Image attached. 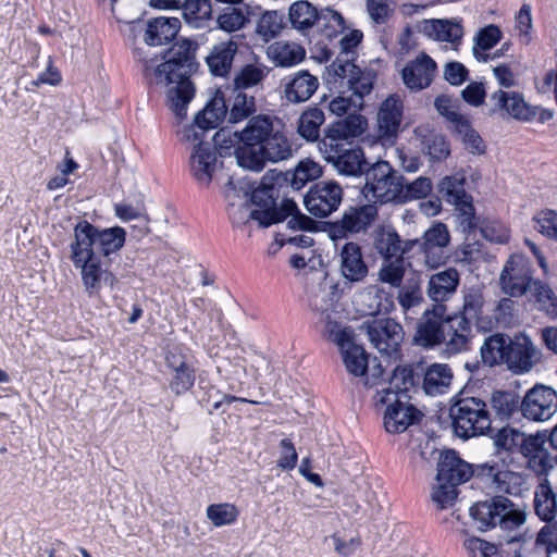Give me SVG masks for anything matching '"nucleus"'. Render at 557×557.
Segmentation results:
<instances>
[{
	"mask_svg": "<svg viewBox=\"0 0 557 557\" xmlns=\"http://www.w3.org/2000/svg\"><path fill=\"white\" fill-rule=\"evenodd\" d=\"M126 231L121 226L101 228L87 220H79L73 228L70 260L81 271L82 283L89 297L98 296L102 282L111 286L115 276L103 268L102 258L110 259L125 245Z\"/></svg>",
	"mask_w": 557,
	"mask_h": 557,
	"instance_id": "obj_1",
	"label": "nucleus"
},
{
	"mask_svg": "<svg viewBox=\"0 0 557 557\" xmlns=\"http://www.w3.org/2000/svg\"><path fill=\"white\" fill-rule=\"evenodd\" d=\"M196 49V44L189 39L176 41L164 51V62L153 70L157 84H175L169 89L168 98L170 109L178 121L186 117L188 103L195 97L196 89L190 76L199 66L195 55Z\"/></svg>",
	"mask_w": 557,
	"mask_h": 557,
	"instance_id": "obj_2",
	"label": "nucleus"
},
{
	"mask_svg": "<svg viewBox=\"0 0 557 557\" xmlns=\"http://www.w3.org/2000/svg\"><path fill=\"white\" fill-rule=\"evenodd\" d=\"M244 146L238 149V165L260 172L267 162L287 160L293 156L292 144L283 131L275 128L274 120L267 114L249 119L242 131Z\"/></svg>",
	"mask_w": 557,
	"mask_h": 557,
	"instance_id": "obj_3",
	"label": "nucleus"
},
{
	"mask_svg": "<svg viewBox=\"0 0 557 557\" xmlns=\"http://www.w3.org/2000/svg\"><path fill=\"white\" fill-rule=\"evenodd\" d=\"M449 418L454 433L469 440L492 432V419L486 401L461 391L451 398Z\"/></svg>",
	"mask_w": 557,
	"mask_h": 557,
	"instance_id": "obj_4",
	"label": "nucleus"
},
{
	"mask_svg": "<svg viewBox=\"0 0 557 557\" xmlns=\"http://www.w3.org/2000/svg\"><path fill=\"white\" fill-rule=\"evenodd\" d=\"M470 517L479 531H487L497 524L506 532H517L525 521V512L503 495H494L478 502L470 508Z\"/></svg>",
	"mask_w": 557,
	"mask_h": 557,
	"instance_id": "obj_5",
	"label": "nucleus"
},
{
	"mask_svg": "<svg viewBox=\"0 0 557 557\" xmlns=\"http://www.w3.org/2000/svg\"><path fill=\"white\" fill-rule=\"evenodd\" d=\"M528 480V473L511 470L504 457L476 465V481L496 495L522 496L529 491Z\"/></svg>",
	"mask_w": 557,
	"mask_h": 557,
	"instance_id": "obj_6",
	"label": "nucleus"
},
{
	"mask_svg": "<svg viewBox=\"0 0 557 557\" xmlns=\"http://www.w3.org/2000/svg\"><path fill=\"white\" fill-rule=\"evenodd\" d=\"M326 84L335 87L347 86L361 107L363 98L371 94L377 78V73L371 67H361L352 59L336 57L326 67Z\"/></svg>",
	"mask_w": 557,
	"mask_h": 557,
	"instance_id": "obj_7",
	"label": "nucleus"
},
{
	"mask_svg": "<svg viewBox=\"0 0 557 557\" xmlns=\"http://www.w3.org/2000/svg\"><path fill=\"white\" fill-rule=\"evenodd\" d=\"M403 175L387 161H376L366 170L361 194L372 203H397Z\"/></svg>",
	"mask_w": 557,
	"mask_h": 557,
	"instance_id": "obj_8",
	"label": "nucleus"
},
{
	"mask_svg": "<svg viewBox=\"0 0 557 557\" xmlns=\"http://www.w3.org/2000/svg\"><path fill=\"white\" fill-rule=\"evenodd\" d=\"M484 297L480 289L471 288L463 295L462 310L446 315L447 331L451 335L449 349L458 352L467 348L472 337V322L483 312Z\"/></svg>",
	"mask_w": 557,
	"mask_h": 557,
	"instance_id": "obj_9",
	"label": "nucleus"
},
{
	"mask_svg": "<svg viewBox=\"0 0 557 557\" xmlns=\"http://www.w3.org/2000/svg\"><path fill=\"white\" fill-rule=\"evenodd\" d=\"M379 215V209L374 203L349 206L343 212L339 220L323 223L329 237L336 242L350 235L366 233Z\"/></svg>",
	"mask_w": 557,
	"mask_h": 557,
	"instance_id": "obj_10",
	"label": "nucleus"
},
{
	"mask_svg": "<svg viewBox=\"0 0 557 557\" xmlns=\"http://www.w3.org/2000/svg\"><path fill=\"white\" fill-rule=\"evenodd\" d=\"M342 186L333 181H319L311 185L304 196L306 210L315 218H327L343 201Z\"/></svg>",
	"mask_w": 557,
	"mask_h": 557,
	"instance_id": "obj_11",
	"label": "nucleus"
},
{
	"mask_svg": "<svg viewBox=\"0 0 557 557\" xmlns=\"http://www.w3.org/2000/svg\"><path fill=\"white\" fill-rule=\"evenodd\" d=\"M228 103L223 91L218 89L213 98L199 111L191 125L185 126L182 132L183 140H198L207 131L216 128L221 122L228 117Z\"/></svg>",
	"mask_w": 557,
	"mask_h": 557,
	"instance_id": "obj_12",
	"label": "nucleus"
},
{
	"mask_svg": "<svg viewBox=\"0 0 557 557\" xmlns=\"http://www.w3.org/2000/svg\"><path fill=\"white\" fill-rule=\"evenodd\" d=\"M228 103L223 91L218 89L213 98L199 111L191 125L185 126L182 132L183 140H198L207 131L216 128L221 122L228 117Z\"/></svg>",
	"mask_w": 557,
	"mask_h": 557,
	"instance_id": "obj_13",
	"label": "nucleus"
},
{
	"mask_svg": "<svg viewBox=\"0 0 557 557\" xmlns=\"http://www.w3.org/2000/svg\"><path fill=\"white\" fill-rule=\"evenodd\" d=\"M370 342L383 355L392 358L399 352L400 343L404 339L403 326L391 318L373 319L366 321Z\"/></svg>",
	"mask_w": 557,
	"mask_h": 557,
	"instance_id": "obj_14",
	"label": "nucleus"
},
{
	"mask_svg": "<svg viewBox=\"0 0 557 557\" xmlns=\"http://www.w3.org/2000/svg\"><path fill=\"white\" fill-rule=\"evenodd\" d=\"M534 281L531 267L522 255H511L499 276L503 292L510 297L525 295L532 288Z\"/></svg>",
	"mask_w": 557,
	"mask_h": 557,
	"instance_id": "obj_15",
	"label": "nucleus"
},
{
	"mask_svg": "<svg viewBox=\"0 0 557 557\" xmlns=\"http://www.w3.org/2000/svg\"><path fill=\"white\" fill-rule=\"evenodd\" d=\"M446 306L444 304H434L432 309L423 313V320L418 324L414 341L423 347H434L442 342H447L451 335L447 331Z\"/></svg>",
	"mask_w": 557,
	"mask_h": 557,
	"instance_id": "obj_16",
	"label": "nucleus"
},
{
	"mask_svg": "<svg viewBox=\"0 0 557 557\" xmlns=\"http://www.w3.org/2000/svg\"><path fill=\"white\" fill-rule=\"evenodd\" d=\"M438 194L448 202L461 212L463 222H467L468 227L474 226L475 209L473 199L470 194L466 191V176L463 174H455L444 176L437 185Z\"/></svg>",
	"mask_w": 557,
	"mask_h": 557,
	"instance_id": "obj_17",
	"label": "nucleus"
},
{
	"mask_svg": "<svg viewBox=\"0 0 557 557\" xmlns=\"http://www.w3.org/2000/svg\"><path fill=\"white\" fill-rule=\"evenodd\" d=\"M412 244H419L420 251L424 255L425 263L432 269L445 264L448 256L444 252L450 243V235L445 223L435 222L424 233L422 238L412 239Z\"/></svg>",
	"mask_w": 557,
	"mask_h": 557,
	"instance_id": "obj_18",
	"label": "nucleus"
},
{
	"mask_svg": "<svg viewBox=\"0 0 557 557\" xmlns=\"http://www.w3.org/2000/svg\"><path fill=\"white\" fill-rule=\"evenodd\" d=\"M557 410V393L549 386L535 385L521 400V413L532 421H546Z\"/></svg>",
	"mask_w": 557,
	"mask_h": 557,
	"instance_id": "obj_19",
	"label": "nucleus"
},
{
	"mask_svg": "<svg viewBox=\"0 0 557 557\" xmlns=\"http://www.w3.org/2000/svg\"><path fill=\"white\" fill-rule=\"evenodd\" d=\"M288 17L293 27L304 34L321 20L344 26V17L341 13L332 9H325L319 13L317 8L306 0L294 2L289 8Z\"/></svg>",
	"mask_w": 557,
	"mask_h": 557,
	"instance_id": "obj_20",
	"label": "nucleus"
},
{
	"mask_svg": "<svg viewBox=\"0 0 557 557\" xmlns=\"http://www.w3.org/2000/svg\"><path fill=\"white\" fill-rule=\"evenodd\" d=\"M281 196L283 197L281 206L277 207L275 203L270 210H251L247 214L248 205L239 207L236 211L239 215L237 223H247L249 220H253L258 222L260 227H269L285 221L288 216L293 218L294 214L300 211L295 200L287 197V193ZM232 221L236 223L235 218H232Z\"/></svg>",
	"mask_w": 557,
	"mask_h": 557,
	"instance_id": "obj_21",
	"label": "nucleus"
},
{
	"mask_svg": "<svg viewBox=\"0 0 557 557\" xmlns=\"http://www.w3.org/2000/svg\"><path fill=\"white\" fill-rule=\"evenodd\" d=\"M325 160L334 165L339 174L347 176L366 175V170L371 165L366 159L364 151L361 147L346 146L337 149L324 148Z\"/></svg>",
	"mask_w": 557,
	"mask_h": 557,
	"instance_id": "obj_22",
	"label": "nucleus"
},
{
	"mask_svg": "<svg viewBox=\"0 0 557 557\" xmlns=\"http://www.w3.org/2000/svg\"><path fill=\"white\" fill-rule=\"evenodd\" d=\"M470 478L476 480V465L472 466L462 460L454 449H447L441 454L437 463V482L460 485Z\"/></svg>",
	"mask_w": 557,
	"mask_h": 557,
	"instance_id": "obj_23",
	"label": "nucleus"
},
{
	"mask_svg": "<svg viewBox=\"0 0 557 557\" xmlns=\"http://www.w3.org/2000/svg\"><path fill=\"white\" fill-rule=\"evenodd\" d=\"M384 426L388 433H403L410 425L420 422L422 413L412 404L404 401L403 398H391L385 404Z\"/></svg>",
	"mask_w": 557,
	"mask_h": 557,
	"instance_id": "obj_24",
	"label": "nucleus"
},
{
	"mask_svg": "<svg viewBox=\"0 0 557 557\" xmlns=\"http://www.w3.org/2000/svg\"><path fill=\"white\" fill-rule=\"evenodd\" d=\"M273 171L276 185L281 187L283 195L288 193V189L300 190L307 183L318 180L323 174L322 166L309 159L300 161L293 171Z\"/></svg>",
	"mask_w": 557,
	"mask_h": 557,
	"instance_id": "obj_25",
	"label": "nucleus"
},
{
	"mask_svg": "<svg viewBox=\"0 0 557 557\" xmlns=\"http://www.w3.org/2000/svg\"><path fill=\"white\" fill-rule=\"evenodd\" d=\"M245 62L235 72L233 84L234 88L246 90L261 86L268 77L271 69L265 65L258 54L249 47H245Z\"/></svg>",
	"mask_w": 557,
	"mask_h": 557,
	"instance_id": "obj_26",
	"label": "nucleus"
},
{
	"mask_svg": "<svg viewBox=\"0 0 557 557\" xmlns=\"http://www.w3.org/2000/svg\"><path fill=\"white\" fill-rule=\"evenodd\" d=\"M421 373L416 372L412 366H398L389 379V386L377 391V404H387L391 398H409L407 393L419 385Z\"/></svg>",
	"mask_w": 557,
	"mask_h": 557,
	"instance_id": "obj_27",
	"label": "nucleus"
},
{
	"mask_svg": "<svg viewBox=\"0 0 557 557\" xmlns=\"http://www.w3.org/2000/svg\"><path fill=\"white\" fill-rule=\"evenodd\" d=\"M165 363L171 371L170 389L176 396L187 393L196 381L195 368L187 362V357L180 351H169Z\"/></svg>",
	"mask_w": 557,
	"mask_h": 557,
	"instance_id": "obj_28",
	"label": "nucleus"
},
{
	"mask_svg": "<svg viewBox=\"0 0 557 557\" xmlns=\"http://www.w3.org/2000/svg\"><path fill=\"white\" fill-rule=\"evenodd\" d=\"M202 138L203 136H200L196 140L197 144L190 154V172L200 185L209 186L216 165V150Z\"/></svg>",
	"mask_w": 557,
	"mask_h": 557,
	"instance_id": "obj_29",
	"label": "nucleus"
},
{
	"mask_svg": "<svg viewBox=\"0 0 557 557\" xmlns=\"http://www.w3.org/2000/svg\"><path fill=\"white\" fill-rule=\"evenodd\" d=\"M436 67L435 61L430 55L421 53L403 69L401 78L404 84L410 90L428 88L433 82Z\"/></svg>",
	"mask_w": 557,
	"mask_h": 557,
	"instance_id": "obj_30",
	"label": "nucleus"
},
{
	"mask_svg": "<svg viewBox=\"0 0 557 557\" xmlns=\"http://www.w3.org/2000/svg\"><path fill=\"white\" fill-rule=\"evenodd\" d=\"M505 364L516 374L529 372L533 367L534 347L529 337L508 336Z\"/></svg>",
	"mask_w": 557,
	"mask_h": 557,
	"instance_id": "obj_31",
	"label": "nucleus"
},
{
	"mask_svg": "<svg viewBox=\"0 0 557 557\" xmlns=\"http://www.w3.org/2000/svg\"><path fill=\"white\" fill-rule=\"evenodd\" d=\"M243 54L238 42L231 38L227 41L215 44L210 53L206 57V63L213 76L226 77L231 70L236 54Z\"/></svg>",
	"mask_w": 557,
	"mask_h": 557,
	"instance_id": "obj_32",
	"label": "nucleus"
},
{
	"mask_svg": "<svg viewBox=\"0 0 557 557\" xmlns=\"http://www.w3.org/2000/svg\"><path fill=\"white\" fill-rule=\"evenodd\" d=\"M337 344L347 372L354 376L366 375L369 367V355L363 346L356 344L346 332L339 333Z\"/></svg>",
	"mask_w": 557,
	"mask_h": 557,
	"instance_id": "obj_33",
	"label": "nucleus"
},
{
	"mask_svg": "<svg viewBox=\"0 0 557 557\" xmlns=\"http://www.w3.org/2000/svg\"><path fill=\"white\" fill-rule=\"evenodd\" d=\"M495 101L496 110H505L511 117L518 121L531 122L535 119L537 107L528 104L519 92H507L502 89L491 97Z\"/></svg>",
	"mask_w": 557,
	"mask_h": 557,
	"instance_id": "obj_34",
	"label": "nucleus"
},
{
	"mask_svg": "<svg viewBox=\"0 0 557 557\" xmlns=\"http://www.w3.org/2000/svg\"><path fill=\"white\" fill-rule=\"evenodd\" d=\"M404 104L396 94L388 96L381 104L377 113L379 133L382 137L391 138L397 135L401 119Z\"/></svg>",
	"mask_w": 557,
	"mask_h": 557,
	"instance_id": "obj_35",
	"label": "nucleus"
},
{
	"mask_svg": "<svg viewBox=\"0 0 557 557\" xmlns=\"http://www.w3.org/2000/svg\"><path fill=\"white\" fill-rule=\"evenodd\" d=\"M460 284V274L455 268H447L432 274L428 283V296L435 304H443L454 296Z\"/></svg>",
	"mask_w": 557,
	"mask_h": 557,
	"instance_id": "obj_36",
	"label": "nucleus"
},
{
	"mask_svg": "<svg viewBox=\"0 0 557 557\" xmlns=\"http://www.w3.org/2000/svg\"><path fill=\"white\" fill-rule=\"evenodd\" d=\"M341 272L349 282H361L368 275L361 247L354 242L346 243L341 250Z\"/></svg>",
	"mask_w": 557,
	"mask_h": 557,
	"instance_id": "obj_37",
	"label": "nucleus"
},
{
	"mask_svg": "<svg viewBox=\"0 0 557 557\" xmlns=\"http://www.w3.org/2000/svg\"><path fill=\"white\" fill-rule=\"evenodd\" d=\"M285 97L293 103L305 102L311 98L319 87L318 77L307 70H301L286 78Z\"/></svg>",
	"mask_w": 557,
	"mask_h": 557,
	"instance_id": "obj_38",
	"label": "nucleus"
},
{
	"mask_svg": "<svg viewBox=\"0 0 557 557\" xmlns=\"http://www.w3.org/2000/svg\"><path fill=\"white\" fill-rule=\"evenodd\" d=\"M181 29L177 17H156L148 22L145 41L149 46H161L174 40Z\"/></svg>",
	"mask_w": 557,
	"mask_h": 557,
	"instance_id": "obj_39",
	"label": "nucleus"
},
{
	"mask_svg": "<svg viewBox=\"0 0 557 557\" xmlns=\"http://www.w3.org/2000/svg\"><path fill=\"white\" fill-rule=\"evenodd\" d=\"M250 189V201L256 207H259L258 210L272 209L281 195H283L281 187L276 185V177L273 170L268 171L263 175L257 188L249 186L245 194L248 195V190Z\"/></svg>",
	"mask_w": 557,
	"mask_h": 557,
	"instance_id": "obj_40",
	"label": "nucleus"
},
{
	"mask_svg": "<svg viewBox=\"0 0 557 557\" xmlns=\"http://www.w3.org/2000/svg\"><path fill=\"white\" fill-rule=\"evenodd\" d=\"M421 30L430 38L451 44L459 41L463 35L461 24L449 20H424Z\"/></svg>",
	"mask_w": 557,
	"mask_h": 557,
	"instance_id": "obj_41",
	"label": "nucleus"
},
{
	"mask_svg": "<svg viewBox=\"0 0 557 557\" xmlns=\"http://www.w3.org/2000/svg\"><path fill=\"white\" fill-rule=\"evenodd\" d=\"M422 387L428 395L445 393L453 380L451 369L445 363H434L421 374Z\"/></svg>",
	"mask_w": 557,
	"mask_h": 557,
	"instance_id": "obj_42",
	"label": "nucleus"
},
{
	"mask_svg": "<svg viewBox=\"0 0 557 557\" xmlns=\"http://www.w3.org/2000/svg\"><path fill=\"white\" fill-rule=\"evenodd\" d=\"M487 435L492 437L496 448V453L492 458L504 457L506 460L509 459L511 462L512 458L510 455L518 451L519 443L522 441V432L511 426H504L495 433L492 431Z\"/></svg>",
	"mask_w": 557,
	"mask_h": 557,
	"instance_id": "obj_43",
	"label": "nucleus"
},
{
	"mask_svg": "<svg viewBox=\"0 0 557 557\" xmlns=\"http://www.w3.org/2000/svg\"><path fill=\"white\" fill-rule=\"evenodd\" d=\"M228 123L243 122L256 113V97L246 94L245 90L234 88L233 96L228 99Z\"/></svg>",
	"mask_w": 557,
	"mask_h": 557,
	"instance_id": "obj_44",
	"label": "nucleus"
},
{
	"mask_svg": "<svg viewBox=\"0 0 557 557\" xmlns=\"http://www.w3.org/2000/svg\"><path fill=\"white\" fill-rule=\"evenodd\" d=\"M508 335L496 333L485 338L480 354L485 366L505 364Z\"/></svg>",
	"mask_w": 557,
	"mask_h": 557,
	"instance_id": "obj_45",
	"label": "nucleus"
},
{
	"mask_svg": "<svg viewBox=\"0 0 557 557\" xmlns=\"http://www.w3.org/2000/svg\"><path fill=\"white\" fill-rule=\"evenodd\" d=\"M250 14L249 7L246 4L239 7L226 5L216 17L218 27L227 33L239 30L249 23Z\"/></svg>",
	"mask_w": 557,
	"mask_h": 557,
	"instance_id": "obj_46",
	"label": "nucleus"
},
{
	"mask_svg": "<svg viewBox=\"0 0 557 557\" xmlns=\"http://www.w3.org/2000/svg\"><path fill=\"white\" fill-rule=\"evenodd\" d=\"M211 0H187L182 8L185 22L194 28H203L212 17Z\"/></svg>",
	"mask_w": 557,
	"mask_h": 557,
	"instance_id": "obj_47",
	"label": "nucleus"
},
{
	"mask_svg": "<svg viewBox=\"0 0 557 557\" xmlns=\"http://www.w3.org/2000/svg\"><path fill=\"white\" fill-rule=\"evenodd\" d=\"M270 52L275 64L282 67L294 66L306 57L305 48L295 42H276L270 47Z\"/></svg>",
	"mask_w": 557,
	"mask_h": 557,
	"instance_id": "obj_48",
	"label": "nucleus"
},
{
	"mask_svg": "<svg viewBox=\"0 0 557 557\" xmlns=\"http://www.w3.org/2000/svg\"><path fill=\"white\" fill-rule=\"evenodd\" d=\"M490 401L492 409L502 420L511 418L518 410L521 411V399L513 391H494Z\"/></svg>",
	"mask_w": 557,
	"mask_h": 557,
	"instance_id": "obj_49",
	"label": "nucleus"
},
{
	"mask_svg": "<svg viewBox=\"0 0 557 557\" xmlns=\"http://www.w3.org/2000/svg\"><path fill=\"white\" fill-rule=\"evenodd\" d=\"M214 146H212L221 157L234 154L238 162V149L244 146V137L242 131H232L228 127H221L212 137Z\"/></svg>",
	"mask_w": 557,
	"mask_h": 557,
	"instance_id": "obj_50",
	"label": "nucleus"
},
{
	"mask_svg": "<svg viewBox=\"0 0 557 557\" xmlns=\"http://www.w3.org/2000/svg\"><path fill=\"white\" fill-rule=\"evenodd\" d=\"M537 310L544 312L553 320L557 319V296L549 285L541 280H535L530 289Z\"/></svg>",
	"mask_w": 557,
	"mask_h": 557,
	"instance_id": "obj_51",
	"label": "nucleus"
},
{
	"mask_svg": "<svg viewBox=\"0 0 557 557\" xmlns=\"http://www.w3.org/2000/svg\"><path fill=\"white\" fill-rule=\"evenodd\" d=\"M324 122V113L318 107L309 108L301 113L298 120V133L308 141H315L320 135V127Z\"/></svg>",
	"mask_w": 557,
	"mask_h": 557,
	"instance_id": "obj_52",
	"label": "nucleus"
},
{
	"mask_svg": "<svg viewBox=\"0 0 557 557\" xmlns=\"http://www.w3.org/2000/svg\"><path fill=\"white\" fill-rule=\"evenodd\" d=\"M432 190V181L426 176H419L412 182H407L403 176L401 191H399L397 203H406L412 200L423 199L431 195Z\"/></svg>",
	"mask_w": 557,
	"mask_h": 557,
	"instance_id": "obj_53",
	"label": "nucleus"
},
{
	"mask_svg": "<svg viewBox=\"0 0 557 557\" xmlns=\"http://www.w3.org/2000/svg\"><path fill=\"white\" fill-rule=\"evenodd\" d=\"M534 509L542 521L550 522L557 515V499L548 483L541 484V494H535Z\"/></svg>",
	"mask_w": 557,
	"mask_h": 557,
	"instance_id": "obj_54",
	"label": "nucleus"
},
{
	"mask_svg": "<svg viewBox=\"0 0 557 557\" xmlns=\"http://www.w3.org/2000/svg\"><path fill=\"white\" fill-rule=\"evenodd\" d=\"M455 132L460 137L465 149L472 154H484L486 145L480 134L472 127L470 121L466 117L455 127Z\"/></svg>",
	"mask_w": 557,
	"mask_h": 557,
	"instance_id": "obj_55",
	"label": "nucleus"
},
{
	"mask_svg": "<svg viewBox=\"0 0 557 557\" xmlns=\"http://www.w3.org/2000/svg\"><path fill=\"white\" fill-rule=\"evenodd\" d=\"M401 244L400 237L396 231L383 232L375 238V249L385 261H389L393 258L401 259Z\"/></svg>",
	"mask_w": 557,
	"mask_h": 557,
	"instance_id": "obj_56",
	"label": "nucleus"
},
{
	"mask_svg": "<svg viewBox=\"0 0 557 557\" xmlns=\"http://www.w3.org/2000/svg\"><path fill=\"white\" fill-rule=\"evenodd\" d=\"M354 137V131H349V126L343 121L332 123L325 129V137L319 143V148L324 152V148L337 149L346 146L343 140Z\"/></svg>",
	"mask_w": 557,
	"mask_h": 557,
	"instance_id": "obj_57",
	"label": "nucleus"
},
{
	"mask_svg": "<svg viewBox=\"0 0 557 557\" xmlns=\"http://www.w3.org/2000/svg\"><path fill=\"white\" fill-rule=\"evenodd\" d=\"M502 36V30L494 24L481 28L474 37L475 44L473 47V54L475 59L479 61H486L487 55L479 54L478 48L483 51L491 50L500 41Z\"/></svg>",
	"mask_w": 557,
	"mask_h": 557,
	"instance_id": "obj_58",
	"label": "nucleus"
},
{
	"mask_svg": "<svg viewBox=\"0 0 557 557\" xmlns=\"http://www.w3.org/2000/svg\"><path fill=\"white\" fill-rule=\"evenodd\" d=\"M284 15L277 11H269L261 15L257 24V33L267 41L275 38L284 27Z\"/></svg>",
	"mask_w": 557,
	"mask_h": 557,
	"instance_id": "obj_59",
	"label": "nucleus"
},
{
	"mask_svg": "<svg viewBox=\"0 0 557 557\" xmlns=\"http://www.w3.org/2000/svg\"><path fill=\"white\" fill-rule=\"evenodd\" d=\"M238 516L234 505L212 504L207 508V517L215 527L228 525L236 521Z\"/></svg>",
	"mask_w": 557,
	"mask_h": 557,
	"instance_id": "obj_60",
	"label": "nucleus"
},
{
	"mask_svg": "<svg viewBox=\"0 0 557 557\" xmlns=\"http://www.w3.org/2000/svg\"><path fill=\"white\" fill-rule=\"evenodd\" d=\"M547 443V431H537L535 434L527 436L522 433V441L519 443L518 451L524 457H534L546 454L544 445Z\"/></svg>",
	"mask_w": 557,
	"mask_h": 557,
	"instance_id": "obj_61",
	"label": "nucleus"
},
{
	"mask_svg": "<svg viewBox=\"0 0 557 557\" xmlns=\"http://www.w3.org/2000/svg\"><path fill=\"white\" fill-rule=\"evenodd\" d=\"M434 107L442 116L454 124V128L466 119L458 112V100L448 95H438L434 100Z\"/></svg>",
	"mask_w": 557,
	"mask_h": 557,
	"instance_id": "obj_62",
	"label": "nucleus"
},
{
	"mask_svg": "<svg viewBox=\"0 0 557 557\" xmlns=\"http://www.w3.org/2000/svg\"><path fill=\"white\" fill-rule=\"evenodd\" d=\"M424 144L433 161H443L450 154V145L444 135L432 134L425 138Z\"/></svg>",
	"mask_w": 557,
	"mask_h": 557,
	"instance_id": "obj_63",
	"label": "nucleus"
},
{
	"mask_svg": "<svg viewBox=\"0 0 557 557\" xmlns=\"http://www.w3.org/2000/svg\"><path fill=\"white\" fill-rule=\"evenodd\" d=\"M405 274L403 259H395L384 263L380 270L379 277L383 283H387L394 287H399Z\"/></svg>",
	"mask_w": 557,
	"mask_h": 557,
	"instance_id": "obj_64",
	"label": "nucleus"
}]
</instances>
